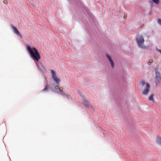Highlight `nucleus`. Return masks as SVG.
<instances>
[{
  "mask_svg": "<svg viewBox=\"0 0 161 161\" xmlns=\"http://www.w3.org/2000/svg\"><path fill=\"white\" fill-rule=\"evenodd\" d=\"M27 50L34 60L38 62L41 57L38 50L35 47H31L30 46H27Z\"/></svg>",
  "mask_w": 161,
  "mask_h": 161,
  "instance_id": "1",
  "label": "nucleus"
},
{
  "mask_svg": "<svg viewBox=\"0 0 161 161\" xmlns=\"http://www.w3.org/2000/svg\"><path fill=\"white\" fill-rule=\"evenodd\" d=\"M140 84L142 86H145L142 91V94L144 95L147 94L149 91L150 86L148 83H146L144 80L142 81Z\"/></svg>",
  "mask_w": 161,
  "mask_h": 161,
  "instance_id": "2",
  "label": "nucleus"
},
{
  "mask_svg": "<svg viewBox=\"0 0 161 161\" xmlns=\"http://www.w3.org/2000/svg\"><path fill=\"white\" fill-rule=\"evenodd\" d=\"M137 43L138 46L142 48H146V47L143 45L144 42L143 37L142 36H140L137 39Z\"/></svg>",
  "mask_w": 161,
  "mask_h": 161,
  "instance_id": "3",
  "label": "nucleus"
},
{
  "mask_svg": "<svg viewBox=\"0 0 161 161\" xmlns=\"http://www.w3.org/2000/svg\"><path fill=\"white\" fill-rule=\"evenodd\" d=\"M51 72L52 74V77L53 79L57 83H59L60 82V80L56 76L55 72L53 70H51Z\"/></svg>",
  "mask_w": 161,
  "mask_h": 161,
  "instance_id": "4",
  "label": "nucleus"
},
{
  "mask_svg": "<svg viewBox=\"0 0 161 161\" xmlns=\"http://www.w3.org/2000/svg\"><path fill=\"white\" fill-rule=\"evenodd\" d=\"M37 66L38 69L42 72H43L44 70L45 69L41 63L36 64Z\"/></svg>",
  "mask_w": 161,
  "mask_h": 161,
  "instance_id": "5",
  "label": "nucleus"
},
{
  "mask_svg": "<svg viewBox=\"0 0 161 161\" xmlns=\"http://www.w3.org/2000/svg\"><path fill=\"white\" fill-rule=\"evenodd\" d=\"M155 78L157 81L159 82L161 80V77L159 72L157 71L155 72Z\"/></svg>",
  "mask_w": 161,
  "mask_h": 161,
  "instance_id": "6",
  "label": "nucleus"
},
{
  "mask_svg": "<svg viewBox=\"0 0 161 161\" xmlns=\"http://www.w3.org/2000/svg\"><path fill=\"white\" fill-rule=\"evenodd\" d=\"M106 56L110 61L112 67L113 68L114 66V64L111 57L108 54H106Z\"/></svg>",
  "mask_w": 161,
  "mask_h": 161,
  "instance_id": "7",
  "label": "nucleus"
},
{
  "mask_svg": "<svg viewBox=\"0 0 161 161\" xmlns=\"http://www.w3.org/2000/svg\"><path fill=\"white\" fill-rule=\"evenodd\" d=\"M12 28L15 33L22 37L21 35L20 34L19 31L16 27H14V26H13Z\"/></svg>",
  "mask_w": 161,
  "mask_h": 161,
  "instance_id": "8",
  "label": "nucleus"
},
{
  "mask_svg": "<svg viewBox=\"0 0 161 161\" xmlns=\"http://www.w3.org/2000/svg\"><path fill=\"white\" fill-rule=\"evenodd\" d=\"M157 142L161 145V137L159 136H157L156 138Z\"/></svg>",
  "mask_w": 161,
  "mask_h": 161,
  "instance_id": "9",
  "label": "nucleus"
},
{
  "mask_svg": "<svg viewBox=\"0 0 161 161\" xmlns=\"http://www.w3.org/2000/svg\"><path fill=\"white\" fill-rule=\"evenodd\" d=\"M153 95L152 94L149 97H148V99L149 101H152L153 102H154V100L153 98Z\"/></svg>",
  "mask_w": 161,
  "mask_h": 161,
  "instance_id": "10",
  "label": "nucleus"
},
{
  "mask_svg": "<svg viewBox=\"0 0 161 161\" xmlns=\"http://www.w3.org/2000/svg\"><path fill=\"white\" fill-rule=\"evenodd\" d=\"M49 87L48 85H47L45 86L44 88L43 89V91L44 92H46L48 91V89H49Z\"/></svg>",
  "mask_w": 161,
  "mask_h": 161,
  "instance_id": "11",
  "label": "nucleus"
},
{
  "mask_svg": "<svg viewBox=\"0 0 161 161\" xmlns=\"http://www.w3.org/2000/svg\"><path fill=\"white\" fill-rule=\"evenodd\" d=\"M59 91H60L61 92V94L63 96H65V97H66L67 98H68V95L66 94H64V93H63L62 91H61L60 89H59Z\"/></svg>",
  "mask_w": 161,
  "mask_h": 161,
  "instance_id": "12",
  "label": "nucleus"
},
{
  "mask_svg": "<svg viewBox=\"0 0 161 161\" xmlns=\"http://www.w3.org/2000/svg\"><path fill=\"white\" fill-rule=\"evenodd\" d=\"M154 3L158 4L159 3V0H152Z\"/></svg>",
  "mask_w": 161,
  "mask_h": 161,
  "instance_id": "13",
  "label": "nucleus"
},
{
  "mask_svg": "<svg viewBox=\"0 0 161 161\" xmlns=\"http://www.w3.org/2000/svg\"><path fill=\"white\" fill-rule=\"evenodd\" d=\"M158 22L161 25V19L160 18H158L157 19Z\"/></svg>",
  "mask_w": 161,
  "mask_h": 161,
  "instance_id": "14",
  "label": "nucleus"
},
{
  "mask_svg": "<svg viewBox=\"0 0 161 161\" xmlns=\"http://www.w3.org/2000/svg\"><path fill=\"white\" fill-rule=\"evenodd\" d=\"M159 52L161 53V50H159Z\"/></svg>",
  "mask_w": 161,
  "mask_h": 161,
  "instance_id": "15",
  "label": "nucleus"
}]
</instances>
